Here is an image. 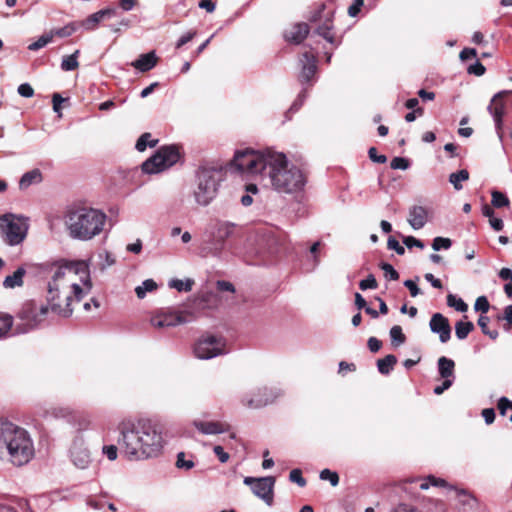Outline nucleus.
I'll list each match as a JSON object with an SVG mask.
<instances>
[{"instance_id":"nucleus-1","label":"nucleus","mask_w":512,"mask_h":512,"mask_svg":"<svg viewBox=\"0 0 512 512\" xmlns=\"http://www.w3.org/2000/svg\"><path fill=\"white\" fill-rule=\"evenodd\" d=\"M232 166L246 176L260 175L278 194L297 196L307 184V174L301 167L291 163L284 153L270 149L239 150Z\"/></svg>"},{"instance_id":"nucleus-2","label":"nucleus","mask_w":512,"mask_h":512,"mask_svg":"<svg viewBox=\"0 0 512 512\" xmlns=\"http://www.w3.org/2000/svg\"><path fill=\"white\" fill-rule=\"evenodd\" d=\"M46 302L52 313L69 318L73 303L90 293L92 281L85 261L58 262L50 268Z\"/></svg>"},{"instance_id":"nucleus-3","label":"nucleus","mask_w":512,"mask_h":512,"mask_svg":"<svg viewBox=\"0 0 512 512\" xmlns=\"http://www.w3.org/2000/svg\"><path fill=\"white\" fill-rule=\"evenodd\" d=\"M117 443L129 461L157 457L163 448V438L149 420L125 418L117 424Z\"/></svg>"},{"instance_id":"nucleus-4","label":"nucleus","mask_w":512,"mask_h":512,"mask_svg":"<svg viewBox=\"0 0 512 512\" xmlns=\"http://www.w3.org/2000/svg\"><path fill=\"white\" fill-rule=\"evenodd\" d=\"M0 448L5 449L8 461L23 466L35 455L33 440L24 428L0 419Z\"/></svg>"},{"instance_id":"nucleus-5","label":"nucleus","mask_w":512,"mask_h":512,"mask_svg":"<svg viewBox=\"0 0 512 512\" xmlns=\"http://www.w3.org/2000/svg\"><path fill=\"white\" fill-rule=\"evenodd\" d=\"M106 215L98 209L78 207L67 211L65 226L71 238L87 241L100 234Z\"/></svg>"},{"instance_id":"nucleus-6","label":"nucleus","mask_w":512,"mask_h":512,"mask_svg":"<svg viewBox=\"0 0 512 512\" xmlns=\"http://www.w3.org/2000/svg\"><path fill=\"white\" fill-rule=\"evenodd\" d=\"M221 180V170L208 167L200 168L197 173V185L193 192L195 202L203 207L209 205L217 196Z\"/></svg>"},{"instance_id":"nucleus-7","label":"nucleus","mask_w":512,"mask_h":512,"mask_svg":"<svg viewBox=\"0 0 512 512\" xmlns=\"http://www.w3.org/2000/svg\"><path fill=\"white\" fill-rule=\"evenodd\" d=\"M51 311L49 305H38L34 301L25 302L19 310L17 317L21 324L16 326L17 333H27L40 326Z\"/></svg>"},{"instance_id":"nucleus-8","label":"nucleus","mask_w":512,"mask_h":512,"mask_svg":"<svg viewBox=\"0 0 512 512\" xmlns=\"http://www.w3.org/2000/svg\"><path fill=\"white\" fill-rule=\"evenodd\" d=\"M179 149L175 145L163 146L142 164V171L147 174L160 173L178 162Z\"/></svg>"},{"instance_id":"nucleus-9","label":"nucleus","mask_w":512,"mask_h":512,"mask_svg":"<svg viewBox=\"0 0 512 512\" xmlns=\"http://www.w3.org/2000/svg\"><path fill=\"white\" fill-rule=\"evenodd\" d=\"M0 229L4 240L11 246L20 244L27 235L26 218L7 213L0 216Z\"/></svg>"},{"instance_id":"nucleus-10","label":"nucleus","mask_w":512,"mask_h":512,"mask_svg":"<svg viewBox=\"0 0 512 512\" xmlns=\"http://www.w3.org/2000/svg\"><path fill=\"white\" fill-rule=\"evenodd\" d=\"M225 353V343L222 338L213 335L202 336L194 346V354L202 360L212 359Z\"/></svg>"},{"instance_id":"nucleus-11","label":"nucleus","mask_w":512,"mask_h":512,"mask_svg":"<svg viewBox=\"0 0 512 512\" xmlns=\"http://www.w3.org/2000/svg\"><path fill=\"white\" fill-rule=\"evenodd\" d=\"M245 485L251 487L252 492L262 499L268 506L273 505L275 478L272 476L254 478L245 477Z\"/></svg>"},{"instance_id":"nucleus-12","label":"nucleus","mask_w":512,"mask_h":512,"mask_svg":"<svg viewBox=\"0 0 512 512\" xmlns=\"http://www.w3.org/2000/svg\"><path fill=\"white\" fill-rule=\"evenodd\" d=\"M193 314L187 311H165L154 315L150 322L155 328L162 329L175 327L180 324L190 322Z\"/></svg>"},{"instance_id":"nucleus-13","label":"nucleus","mask_w":512,"mask_h":512,"mask_svg":"<svg viewBox=\"0 0 512 512\" xmlns=\"http://www.w3.org/2000/svg\"><path fill=\"white\" fill-rule=\"evenodd\" d=\"M282 394L283 392L279 388L263 387L259 388L254 396L244 397L242 404L251 409H258L273 403Z\"/></svg>"},{"instance_id":"nucleus-14","label":"nucleus","mask_w":512,"mask_h":512,"mask_svg":"<svg viewBox=\"0 0 512 512\" xmlns=\"http://www.w3.org/2000/svg\"><path fill=\"white\" fill-rule=\"evenodd\" d=\"M512 93V91H500L493 96L488 111L493 117L495 129L500 140L503 139V116L505 114V103L503 97Z\"/></svg>"},{"instance_id":"nucleus-15","label":"nucleus","mask_w":512,"mask_h":512,"mask_svg":"<svg viewBox=\"0 0 512 512\" xmlns=\"http://www.w3.org/2000/svg\"><path fill=\"white\" fill-rule=\"evenodd\" d=\"M70 460L79 469H86L91 462V454L82 438H76L70 448Z\"/></svg>"},{"instance_id":"nucleus-16","label":"nucleus","mask_w":512,"mask_h":512,"mask_svg":"<svg viewBox=\"0 0 512 512\" xmlns=\"http://www.w3.org/2000/svg\"><path fill=\"white\" fill-rule=\"evenodd\" d=\"M429 326L433 333L439 335L440 342L446 343L449 341L451 337V327L445 316L441 313L433 314L430 319Z\"/></svg>"},{"instance_id":"nucleus-17","label":"nucleus","mask_w":512,"mask_h":512,"mask_svg":"<svg viewBox=\"0 0 512 512\" xmlns=\"http://www.w3.org/2000/svg\"><path fill=\"white\" fill-rule=\"evenodd\" d=\"M115 14L116 10L113 8L102 9L89 15L86 19L79 23V26L86 31H94L101 21L109 19L113 17Z\"/></svg>"},{"instance_id":"nucleus-18","label":"nucleus","mask_w":512,"mask_h":512,"mask_svg":"<svg viewBox=\"0 0 512 512\" xmlns=\"http://www.w3.org/2000/svg\"><path fill=\"white\" fill-rule=\"evenodd\" d=\"M235 224L228 221H217L214 225L212 237L217 245L221 247L226 239L233 235Z\"/></svg>"},{"instance_id":"nucleus-19","label":"nucleus","mask_w":512,"mask_h":512,"mask_svg":"<svg viewBox=\"0 0 512 512\" xmlns=\"http://www.w3.org/2000/svg\"><path fill=\"white\" fill-rule=\"evenodd\" d=\"M193 426L202 434L205 435H216L221 434L229 429V425L223 422H217V421H201V420H194Z\"/></svg>"},{"instance_id":"nucleus-20","label":"nucleus","mask_w":512,"mask_h":512,"mask_svg":"<svg viewBox=\"0 0 512 512\" xmlns=\"http://www.w3.org/2000/svg\"><path fill=\"white\" fill-rule=\"evenodd\" d=\"M302 70L300 74L301 82H308L316 73V57L311 52H304L300 59Z\"/></svg>"},{"instance_id":"nucleus-21","label":"nucleus","mask_w":512,"mask_h":512,"mask_svg":"<svg viewBox=\"0 0 512 512\" xmlns=\"http://www.w3.org/2000/svg\"><path fill=\"white\" fill-rule=\"evenodd\" d=\"M428 218L427 209L423 206L414 205L409 209L408 223L415 229H421L425 226Z\"/></svg>"},{"instance_id":"nucleus-22","label":"nucleus","mask_w":512,"mask_h":512,"mask_svg":"<svg viewBox=\"0 0 512 512\" xmlns=\"http://www.w3.org/2000/svg\"><path fill=\"white\" fill-rule=\"evenodd\" d=\"M157 62L158 58L155 52L151 51L146 54H141L131 65L140 72H147L153 69L157 65Z\"/></svg>"},{"instance_id":"nucleus-23","label":"nucleus","mask_w":512,"mask_h":512,"mask_svg":"<svg viewBox=\"0 0 512 512\" xmlns=\"http://www.w3.org/2000/svg\"><path fill=\"white\" fill-rule=\"evenodd\" d=\"M309 27L306 23H297L285 32V38L296 44L301 43L308 35Z\"/></svg>"},{"instance_id":"nucleus-24","label":"nucleus","mask_w":512,"mask_h":512,"mask_svg":"<svg viewBox=\"0 0 512 512\" xmlns=\"http://www.w3.org/2000/svg\"><path fill=\"white\" fill-rule=\"evenodd\" d=\"M43 176L39 169H32L22 175L19 181V189L26 190L31 185L42 182Z\"/></svg>"},{"instance_id":"nucleus-25","label":"nucleus","mask_w":512,"mask_h":512,"mask_svg":"<svg viewBox=\"0 0 512 512\" xmlns=\"http://www.w3.org/2000/svg\"><path fill=\"white\" fill-rule=\"evenodd\" d=\"M25 275H26L25 268L19 267L12 275H8L5 277V279L3 281V286L7 289L21 287L24 283L23 278Z\"/></svg>"},{"instance_id":"nucleus-26","label":"nucleus","mask_w":512,"mask_h":512,"mask_svg":"<svg viewBox=\"0 0 512 512\" xmlns=\"http://www.w3.org/2000/svg\"><path fill=\"white\" fill-rule=\"evenodd\" d=\"M455 363L453 360L444 356L438 359V371L442 378L450 379L454 375Z\"/></svg>"},{"instance_id":"nucleus-27","label":"nucleus","mask_w":512,"mask_h":512,"mask_svg":"<svg viewBox=\"0 0 512 512\" xmlns=\"http://www.w3.org/2000/svg\"><path fill=\"white\" fill-rule=\"evenodd\" d=\"M396 363H397L396 356L389 354V355L385 356L384 358L379 359L377 361V367L381 374L388 375Z\"/></svg>"},{"instance_id":"nucleus-28","label":"nucleus","mask_w":512,"mask_h":512,"mask_svg":"<svg viewBox=\"0 0 512 512\" xmlns=\"http://www.w3.org/2000/svg\"><path fill=\"white\" fill-rule=\"evenodd\" d=\"M468 179L469 172L466 169L459 170L458 172H454L449 175V182L457 191L463 188L462 182L467 181Z\"/></svg>"},{"instance_id":"nucleus-29","label":"nucleus","mask_w":512,"mask_h":512,"mask_svg":"<svg viewBox=\"0 0 512 512\" xmlns=\"http://www.w3.org/2000/svg\"><path fill=\"white\" fill-rule=\"evenodd\" d=\"M80 54L79 50H76L73 54L64 56L61 62V69L63 71H73L78 68V56Z\"/></svg>"},{"instance_id":"nucleus-30","label":"nucleus","mask_w":512,"mask_h":512,"mask_svg":"<svg viewBox=\"0 0 512 512\" xmlns=\"http://www.w3.org/2000/svg\"><path fill=\"white\" fill-rule=\"evenodd\" d=\"M474 329V324L470 321H458L455 324V334L459 340L467 338L469 333Z\"/></svg>"},{"instance_id":"nucleus-31","label":"nucleus","mask_w":512,"mask_h":512,"mask_svg":"<svg viewBox=\"0 0 512 512\" xmlns=\"http://www.w3.org/2000/svg\"><path fill=\"white\" fill-rule=\"evenodd\" d=\"M79 27H80L79 23L71 22V23L67 24L66 26H64L62 28L53 29L50 32H51L53 38H54V36H58V37L64 38V37L71 36L73 33L76 32V30Z\"/></svg>"},{"instance_id":"nucleus-32","label":"nucleus","mask_w":512,"mask_h":512,"mask_svg":"<svg viewBox=\"0 0 512 512\" xmlns=\"http://www.w3.org/2000/svg\"><path fill=\"white\" fill-rule=\"evenodd\" d=\"M157 289V284L153 279H146L141 285L135 288V293L139 299H143L147 292H152Z\"/></svg>"},{"instance_id":"nucleus-33","label":"nucleus","mask_w":512,"mask_h":512,"mask_svg":"<svg viewBox=\"0 0 512 512\" xmlns=\"http://www.w3.org/2000/svg\"><path fill=\"white\" fill-rule=\"evenodd\" d=\"M13 326V317L0 313V338L6 337Z\"/></svg>"},{"instance_id":"nucleus-34","label":"nucleus","mask_w":512,"mask_h":512,"mask_svg":"<svg viewBox=\"0 0 512 512\" xmlns=\"http://www.w3.org/2000/svg\"><path fill=\"white\" fill-rule=\"evenodd\" d=\"M430 486L448 487V484L444 479L430 475L426 479H422L419 485L421 490H427Z\"/></svg>"},{"instance_id":"nucleus-35","label":"nucleus","mask_w":512,"mask_h":512,"mask_svg":"<svg viewBox=\"0 0 512 512\" xmlns=\"http://www.w3.org/2000/svg\"><path fill=\"white\" fill-rule=\"evenodd\" d=\"M333 26L330 20L325 21L322 25L317 28L318 35L322 36L325 40L330 43H334V36L331 32Z\"/></svg>"},{"instance_id":"nucleus-36","label":"nucleus","mask_w":512,"mask_h":512,"mask_svg":"<svg viewBox=\"0 0 512 512\" xmlns=\"http://www.w3.org/2000/svg\"><path fill=\"white\" fill-rule=\"evenodd\" d=\"M157 143V140H153L151 139V134L150 133H144L142 134L139 139L137 140L136 142V145H135V148L142 152L144 151L148 146L149 147H154Z\"/></svg>"},{"instance_id":"nucleus-37","label":"nucleus","mask_w":512,"mask_h":512,"mask_svg":"<svg viewBox=\"0 0 512 512\" xmlns=\"http://www.w3.org/2000/svg\"><path fill=\"white\" fill-rule=\"evenodd\" d=\"M390 338L392 344L395 346H400L406 341V337L402 332V328L398 325H395L390 329Z\"/></svg>"},{"instance_id":"nucleus-38","label":"nucleus","mask_w":512,"mask_h":512,"mask_svg":"<svg viewBox=\"0 0 512 512\" xmlns=\"http://www.w3.org/2000/svg\"><path fill=\"white\" fill-rule=\"evenodd\" d=\"M52 40H53L52 34H51V32H48V33L40 36L37 41L31 43L28 46V49L31 51H37V50L45 47L50 42H52Z\"/></svg>"},{"instance_id":"nucleus-39","label":"nucleus","mask_w":512,"mask_h":512,"mask_svg":"<svg viewBox=\"0 0 512 512\" xmlns=\"http://www.w3.org/2000/svg\"><path fill=\"white\" fill-rule=\"evenodd\" d=\"M489 318L487 316L481 315L478 319V325L481 328L482 332L489 336L491 339L495 340L498 337L497 330H490L488 328Z\"/></svg>"},{"instance_id":"nucleus-40","label":"nucleus","mask_w":512,"mask_h":512,"mask_svg":"<svg viewBox=\"0 0 512 512\" xmlns=\"http://www.w3.org/2000/svg\"><path fill=\"white\" fill-rule=\"evenodd\" d=\"M447 304L459 312H466L468 309V305L462 299H457L453 294H448Z\"/></svg>"},{"instance_id":"nucleus-41","label":"nucleus","mask_w":512,"mask_h":512,"mask_svg":"<svg viewBox=\"0 0 512 512\" xmlns=\"http://www.w3.org/2000/svg\"><path fill=\"white\" fill-rule=\"evenodd\" d=\"M492 205L496 208H501L509 205V199L502 192L497 190L492 191Z\"/></svg>"},{"instance_id":"nucleus-42","label":"nucleus","mask_w":512,"mask_h":512,"mask_svg":"<svg viewBox=\"0 0 512 512\" xmlns=\"http://www.w3.org/2000/svg\"><path fill=\"white\" fill-rule=\"evenodd\" d=\"M380 268L383 270L384 277L387 280L396 281L399 279V273L394 269V267L391 264L383 262L380 264Z\"/></svg>"},{"instance_id":"nucleus-43","label":"nucleus","mask_w":512,"mask_h":512,"mask_svg":"<svg viewBox=\"0 0 512 512\" xmlns=\"http://www.w3.org/2000/svg\"><path fill=\"white\" fill-rule=\"evenodd\" d=\"M320 479L327 480L330 482L332 486H337L339 483V476L336 472L331 471L329 469H324L320 472Z\"/></svg>"},{"instance_id":"nucleus-44","label":"nucleus","mask_w":512,"mask_h":512,"mask_svg":"<svg viewBox=\"0 0 512 512\" xmlns=\"http://www.w3.org/2000/svg\"><path fill=\"white\" fill-rule=\"evenodd\" d=\"M193 281L187 280L186 282H183L179 279L171 280L169 283V286L172 288H175L178 291H190L192 289Z\"/></svg>"},{"instance_id":"nucleus-45","label":"nucleus","mask_w":512,"mask_h":512,"mask_svg":"<svg viewBox=\"0 0 512 512\" xmlns=\"http://www.w3.org/2000/svg\"><path fill=\"white\" fill-rule=\"evenodd\" d=\"M451 245L452 241L449 238L444 237H436L432 242V248L435 251H439L441 249H449Z\"/></svg>"},{"instance_id":"nucleus-46","label":"nucleus","mask_w":512,"mask_h":512,"mask_svg":"<svg viewBox=\"0 0 512 512\" xmlns=\"http://www.w3.org/2000/svg\"><path fill=\"white\" fill-rule=\"evenodd\" d=\"M54 418H70L72 416V410L68 407H54L49 412Z\"/></svg>"},{"instance_id":"nucleus-47","label":"nucleus","mask_w":512,"mask_h":512,"mask_svg":"<svg viewBox=\"0 0 512 512\" xmlns=\"http://www.w3.org/2000/svg\"><path fill=\"white\" fill-rule=\"evenodd\" d=\"M281 245V240L278 239L275 235H269L267 239V249L270 254H275L279 251V246Z\"/></svg>"},{"instance_id":"nucleus-48","label":"nucleus","mask_w":512,"mask_h":512,"mask_svg":"<svg viewBox=\"0 0 512 512\" xmlns=\"http://www.w3.org/2000/svg\"><path fill=\"white\" fill-rule=\"evenodd\" d=\"M377 286V281L372 274L368 275L366 279L361 280L359 283L361 290L376 289Z\"/></svg>"},{"instance_id":"nucleus-49","label":"nucleus","mask_w":512,"mask_h":512,"mask_svg":"<svg viewBox=\"0 0 512 512\" xmlns=\"http://www.w3.org/2000/svg\"><path fill=\"white\" fill-rule=\"evenodd\" d=\"M289 479L291 482L297 483L300 487L306 485V480L302 476V472L299 469H293L290 472Z\"/></svg>"},{"instance_id":"nucleus-50","label":"nucleus","mask_w":512,"mask_h":512,"mask_svg":"<svg viewBox=\"0 0 512 512\" xmlns=\"http://www.w3.org/2000/svg\"><path fill=\"white\" fill-rule=\"evenodd\" d=\"M390 166L392 169L406 170L409 167V161L403 157H394Z\"/></svg>"},{"instance_id":"nucleus-51","label":"nucleus","mask_w":512,"mask_h":512,"mask_svg":"<svg viewBox=\"0 0 512 512\" xmlns=\"http://www.w3.org/2000/svg\"><path fill=\"white\" fill-rule=\"evenodd\" d=\"M489 302L485 296H480L476 299L474 308L476 311H481L482 313H486L489 310Z\"/></svg>"},{"instance_id":"nucleus-52","label":"nucleus","mask_w":512,"mask_h":512,"mask_svg":"<svg viewBox=\"0 0 512 512\" xmlns=\"http://www.w3.org/2000/svg\"><path fill=\"white\" fill-rule=\"evenodd\" d=\"M103 454L106 455V457L110 460V461H114L117 459V456H118V447L115 446V445H105L103 446Z\"/></svg>"},{"instance_id":"nucleus-53","label":"nucleus","mask_w":512,"mask_h":512,"mask_svg":"<svg viewBox=\"0 0 512 512\" xmlns=\"http://www.w3.org/2000/svg\"><path fill=\"white\" fill-rule=\"evenodd\" d=\"M369 158L371 161L379 164H384L387 162V157L385 155H378L375 147H371L368 151Z\"/></svg>"},{"instance_id":"nucleus-54","label":"nucleus","mask_w":512,"mask_h":512,"mask_svg":"<svg viewBox=\"0 0 512 512\" xmlns=\"http://www.w3.org/2000/svg\"><path fill=\"white\" fill-rule=\"evenodd\" d=\"M363 5H364L363 0H353L352 4L348 8L349 16L356 17L359 14Z\"/></svg>"},{"instance_id":"nucleus-55","label":"nucleus","mask_w":512,"mask_h":512,"mask_svg":"<svg viewBox=\"0 0 512 512\" xmlns=\"http://www.w3.org/2000/svg\"><path fill=\"white\" fill-rule=\"evenodd\" d=\"M17 91L22 97L25 98H30L34 95V90L32 86L28 83H23L19 85Z\"/></svg>"},{"instance_id":"nucleus-56","label":"nucleus","mask_w":512,"mask_h":512,"mask_svg":"<svg viewBox=\"0 0 512 512\" xmlns=\"http://www.w3.org/2000/svg\"><path fill=\"white\" fill-rule=\"evenodd\" d=\"M403 243L408 248H412V247H418L420 249L424 248V243L422 241H420L419 239L413 237V236H406V237H404Z\"/></svg>"},{"instance_id":"nucleus-57","label":"nucleus","mask_w":512,"mask_h":512,"mask_svg":"<svg viewBox=\"0 0 512 512\" xmlns=\"http://www.w3.org/2000/svg\"><path fill=\"white\" fill-rule=\"evenodd\" d=\"M387 246L389 249L394 250L398 255H403L405 253L404 247L401 246L399 242L393 237L388 239Z\"/></svg>"},{"instance_id":"nucleus-58","label":"nucleus","mask_w":512,"mask_h":512,"mask_svg":"<svg viewBox=\"0 0 512 512\" xmlns=\"http://www.w3.org/2000/svg\"><path fill=\"white\" fill-rule=\"evenodd\" d=\"M485 67L479 61H476L474 64L468 67V72L470 74H474L476 76H482L485 73Z\"/></svg>"},{"instance_id":"nucleus-59","label":"nucleus","mask_w":512,"mask_h":512,"mask_svg":"<svg viewBox=\"0 0 512 512\" xmlns=\"http://www.w3.org/2000/svg\"><path fill=\"white\" fill-rule=\"evenodd\" d=\"M185 455L183 452L179 453L177 456V467L179 468H185L187 470L191 469L194 466L193 461L191 460H185Z\"/></svg>"},{"instance_id":"nucleus-60","label":"nucleus","mask_w":512,"mask_h":512,"mask_svg":"<svg viewBox=\"0 0 512 512\" xmlns=\"http://www.w3.org/2000/svg\"><path fill=\"white\" fill-rule=\"evenodd\" d=\"M498 409H499L501 415H505L507 409L512 410V401H510L506 397H501L498 400Z\"/></svg>"},{"instance_id":"nucleus-61","label":"nucleus","mask_w":512,"mask_h":512,"mask_svg":"<svg viewBox=\"0 0 512 512\" xmlns=\"http://www.w3.org/2000/svg\"><path fill=\"white\" fill-rule=\"evenodd\" d=\"M65 101L64 98L58 93L53 94L52 102H53V110L61 116V104Z\"/></svg>"},{"instance_id":"nucleus-62","label":"nucleus","mask_w":512,"mask_h":512,"mask_svg":"<svg viewBox=\"0 0 512 512\" xmlns=\"http://www.w3.org/2000/svg\"><path fill=\"white\" fill-rule=\"evenodd\" d=\"M404 286L406 288H408V290L410 291V294H411L412 297H416V296H418L421 293L419 287L417 286V284L413 280H410V279L405 280L404 281Z\"/></svg>"},{"instance_id":"nucleus-63","label":"nucleus","mask_w":512,"mask_h":512,"mask_svg":"<svg viewBox=\"0 0 512 512\" xmlns=\"http://www.w3.org/2000/svg\"><path fill=\"white\" fill-rule=\"evenodd\" d=\"M213 451L221 463H226L229 460V454L224 451L222 446H215Z\"/></svg>"},{"instance_id":"nucleus-64","label":"nucleus","mask_w":512,"mask_h":512,"mask_svg":"<svg viewBox=\"0 0 512 512\" xmlns=\"http://www.w3.org/2000/svg\"><path fill=\"white\" fill-rule=\"evenodd\" d=\"M457 496L460 498L461 502L464 505H471V502L474 500L471 495H469L465 490L463 489H455Z\"/></svg>"}]
</instances>
